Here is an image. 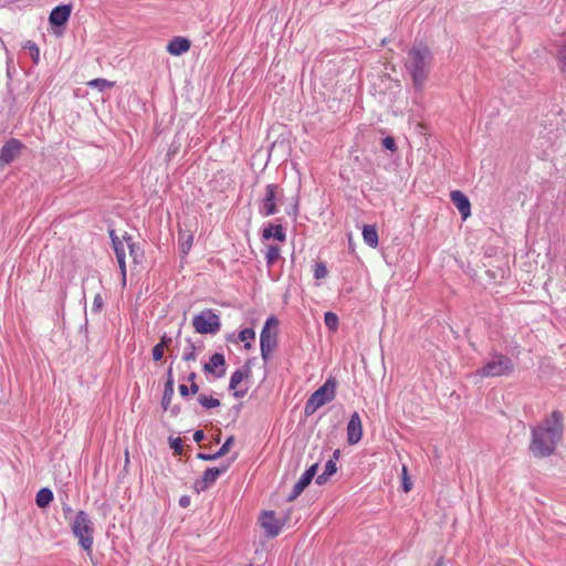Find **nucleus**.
Listing matches in <instances>:
<instances>
[{
    "label": "nucleus",
    "instance_id": "1",
    "mask_svg": "<svg viewBox=\"0 0 566 566\" xmlns=\"http://www.w3.org/2000/svg\"><path fill=\"white\" fill-rule=\"evenodd\" d=\"M530 452L538 459L548 458L555 453L564 437V415L554 410L541 423L532 427Z\"/></svg>",
    "mask_w": 566,
    "mask_h": 566
},
{
    "label": "nucleus",
    "instance_id": "2",
    "mask_svg": "<svg viewBox=\"0 0 566 566\" xmlns=\"http://www.w3.org/2000/svg\"><path fill=\"white\" fill-rule=\"evenodd\" d=\"M433 54L423 42H416L407 52L405 67L411 76L416 90H422L428 80Z\"/></svg>",
    "mask_w": 566,
    "mask_h": 566
},
{
    "label": "nucleus",
    "instance_id": "3",
    "mask_svg": "<svg viewBox=\"0 0 566 566\" xmlns=\"http://www.w3.org/2000/svg\"><path fill=\"white\" fill-rule=\"evenodd\" d=\"M515 366L511 357L493 350L490 358L476 370L483 378L509 377L514 373Z\"/></svg>",
    "mask_w": 566,
    "mask_h": 566
},
{
    "label": "nucleus",
    "instance_id": "4",
    "mask_svg": "<svg viewBox=\"0 0 566 566\" xmlns=\"http://www.w3.org/2000/svg\"><path fill=\"white\" fill-rule=\"evenodd\" d=\"M285 200L284 188L280 184H268L258 200V212L266 218L279 212V206Z\"/></svg>",
    "mask_w": 566,
    "mask_h": 566
},
{
    "label": "nucleus",
    "instance_id": "5",
    "mask_svg": "<svg viewBox=\"0 0 566 566\" xmlns=\"http://www.w3.org/2000/svg\"><path fill=\"white\" fill-rule=\"evenodd\" d=\"M70 526L74 537L78 541V545L91 554L94 541V524L88 514L85 511H78Z\"/></svg>",
    "mask_w": 566,
    "mask_h": 566
},
{
    "label": "nucleus",
    "instance_id": "6",
    "mask_svg": "<svg viewBox=\"0 0 566 566\" xmlns=\"http://www.w3.org/2000/svg\"><path fill=\"white\" fill-rule=\"evenodd\" d=\"M337 381L334 377H329L316 389L306 400L304 406V415L310 417L314 415L318 408L334 400L336 396Z\"/></svg>",
    "mask_w": 566,
    "mask_h": 566
},
{
    "label": "nucleus",
    "instance_id": "7",
    "mask_svg": "<svg viewBox=\"0 0 566 566\" xmlns=\"http://www.w3.org/2000/svg\"><path fill=\"white\" fill-rule=\"evenodd\" d=\"M279 319L275 316L266 318L260 334V350L264 363L270 361L273 350L277 346Z\"/></svg>",
    "mask_w": 566,
    "mask_h": 566
},
{
    "label": "nucleus",
    "instance_id": "8",
    "mask_svg": "<svg viewBox=\"0 0 566 566\" xmlns=\"http://www.w3.org/2000/svg\"><path fill=\"white\" fill-rule=\"evenodd\" d=\"M195 331L199 334H216L220 331V316L211 308L201 311L192 318Z\"/></svg>",
    "mask_w": 566,
    "mask_h": 566
},
{
    "label": "nucleus",
    "instance_id": "9",
    "mask_svg": "<svg viewBox=\"0 0 566 566\" xmlns=\"http://www.w3.org/2000/svg\"><path fill=\"white\" fill-rule=\"evenodd\" d=\"M23 145L20 140L11 138L0 148V170L11 164L19 155Z\"/></svg>",
    "mask_w": 566,
    "mask_h": 566
},
{
    "label": "nucleus",
    "instance_id": "10",
    "mask_svg": "<svg viewBox=\"0 0 566 566\" xmlns=\"http://www.w3.org/2000/svg\"><path fill=\"white\" fill-rule=\"evenodd\" d=\"M230 468V464H221L220 467L208 468L205 470L202 478L196 481V488L199 491H206L211 488L217 479L226 473Z\"/></svg>",
    "mask_w": 566,
    "mask_h": 566
},
{
    "label": "nucleus",
    "instance_id": "11",
    "mask_svg": "<svg viewBox=\"0 0 566 566\" xmlns=\"http://www.w3.org/2000/svg\"><path fill=\"white\" fill-rule=\"evenodd\" d=\"M347 442L350 446L357 444L363 438V423L357 411L353 412L347 423Z\"/></svg>",
    "mask_w": 566,
    "mask_h": 566
},
{
    "label": "nucleus",
    "instance_id": "12",
    "mask_svg": "<svg viewBox=\"0 0 566 566\" xmlns=\"http://www.w3.org/2000/svg\"><path fill=\"white\" fill-rule=\"evenodd\" d=\"M206 374H212L216 378H221L226 375V358L221 353H214L209 361L203 365Z\"/></svg>",
    "mask_w": 566,
    "mask_h": 566
},
{
    "label": "nucleus",
    "instance_id": "13",
    "mask_svg": "<svg viewBox=\"0 0 566 566\" xmlns=\"http://www.w3.org/2000/svg\"><path fill=\"white\" fill-rule=\"evenodd\" d=\"M72 6L60 4L52 9L49 15V22L54 28H61L66 24L71 17Z\"/></svg>",
    "mask_w": 566,
    "mask_h": 566
},
{
    "label": "nucleus",
    "instance_id": "14",
    "mask_svg": "<svg viewBox=\"0 0 566 566\" xmlns=\"http://www.w3.org/2000/svg\"><path fill=\"white\" fill-rule=\"evenodd\" d=\"M262 527L266 531L268 535L275 537L282 530V524L276 520L273 511H265L260 518Z\"/></svg>",
    "mask_w": 566,
    "mask_h": 566
},
{
    "label": "nucleus",
    "instance_id": "15",
    "mask_svg": "<svg viewBox=\"0 0 566 566\" xmlns=\"http://www.w3.org/2000/svg\"><path fill=\"white\" fill-rule=\"evenodd\" d=\"M450 198H451L452 203L459 210L462 219L467 220L471 216V203H470L468 196H465L460 190H453L450 193Z\"/></svg>",
    "mask_w": 566,
    "mask_h": 566
},
{
    "label": "nucleus",
    "instance_id": "16",
    "mask_svg": "<svg viewBox=\"0 0 566 566\" xmlns=\"http://www.w3.org/2000/svg\"><path fill=\"white\" fill-rule=\"evenodd\" d=\"M251 375V360L248 359L241 368L235 369L232 373L229 381V389H235L239 386V384L242 382L243 379L249 378Z\"/></svg>",
    "mask_w": 566,
    "mask_h": 566
},
{
    "label": "nucleus",
    "instance_id": "17",
    "mask_svg": "<svg viewBox=\"0 0 566 566\" xmlns=\"http://www.w3.org/2000/svg\"><path fill=\"white\" fill-rule=\"evenodd\" d=\"M190 49V41L186 38L176 36L169 41L167 51L171 55L178 56L186 53Z\"/></svg>",
    "mask_w": 566,
    "mask_h": 566
},
{
    "label": "nucleus",
    "instance_id": "18",
    "mask_svg": "<svg viewBox=\"0 0 566 566\" xmlns=\"http://www.w3.org/2000/svg\"><path fill=\"white\" fill-rule=\"evenodd\" d=\"M262 239L263 240L275 239L280 242H284L286 240V234H285L283 226L281 223L269 224L262 231Z\"/></svg>",
    "mask_w": 566,
    "mask_h": 566
},
{
    "label": "nucleus",
    "instance_id": "19",
    "mask_svg": "<svg viewBox=\"0 0 566 566\" xmlns=\"http://www.w3.org/2000/svg\"><path fill=\"white\" fill-rule=\"evenodd\" d=\"M311 480H308V475H305L304 473L301 475L298 481L294 484L291 493L287 495L286 501L293 502L296 500L303 491L311 484Z\"/></svg>",
    "mask_w": 566,
    "mask_h": 566
},
{
    "label": "nucleus",
    "instance_id": "20",
    "mask_svg": "<svg viewBox=\"0 0 566 566\" xmlns=\"http://www.w3.org/2000/svg\"><path fill=\"white\" fill-rule=\"evenodd\" d=\"M363 239L368 247L374 249L377 248L379 239L376 227L373 224H365L363 227Z\"/></svg>",
    "mask_w": 566,
    "mask_h": 566
},
{
    "label": "nucleus",
    "instance_id": "21",
    "mask_svg": "<svg viewBox=\"0 0 566 566\" xmlns=\"http://www.w3.org/2000/svg\"><path fill=\"white\" fill-rule=\"evenodd\" d=\"M337 471V465L336 463L334 462V460H328L325 464V468H324V471L323 473H321L319 475H317L316 478V483L318 485H323L325 484L328 479L335 474Z\"/></svg>",
    "mask_w": 566,
    "mask_h": 566
},
{
    "label": "nucleus",
    "instance_id": "22",
    "mask_svg": "<svg viewBox=\"0 0 566 566\" xmlns=\"http://www.w3.org/2000/svg\"><path fill=\"white\" fill-rule=\"evenodd\" d=\"M193 235L191 233H186L184 231H179V249L182 255H187L192 247Z\"/></svg>",
    "mask_w": 566,
    "mask_h": 566
},
{
    "label": "nucleus",
    "instance_id": "23",
    "mask_svg": "<svg viewBox=\"0 0 566 566\" xmlns=\"http://www.w3.org/2000/svg\"><path fill=\"white\" fill-rule=\"evenodd\" d=\"M54 499L53 491L50 488L38 490V507H46Z\"/></svg>",
    "mask_w": 566,
    "mask_h": 566
},
{
    "label": "nucleus",
    "instance_id": "24",
    "mask_svg": "<svg viewBox=\"0 0 566 566\" xmlns=\"http://www.w3.org/2000/svg\"><path fill=\"white\" fill-rule=\"evenodd\" d=\"M174 397V386L170 381L165 382L163 398H161V407L164 410H168Z\"/></svg>",
    "mask_w": 566,
    "mask_h": 566
},
{
    "label": "nucleus",
    "instance_id": "25",
    "mask_svg": "<svg viewBox=\"0 0 566 566\" xmlns=\"http://www.w3.org/2000/svg\"><path fill=\"white\" fill-rule=\"evenodd\" d=\"M128 252L132 258L134 264H140L144 259V250L142 249L139 243H129Z\"/></svg>",
    "mask_w": 566,
    "mask_h": 566
},
{
    "label": "nucleus",
    "instance_id": "26",
    "mask_svg": "<svg viewBox=\"0 0 566 566\" xmlns=\"http://www.w3.org/2000/svg\"><path fill=\"white\" fill-rule=\"evenodd\" d=\"M255 338V332L253 328H243L239 332L238 339L244 343V348H251V342Z\"/></svg>",
    "mask_w": 566,
    "mask_h": 566
},
{
    "label": "nucleus",
    "instance_id": "27",
    "mask_svg": "<svg viewBox=\"0 0 566 566\" xmlns=\"http://www.w3.org/2000/svg\"><path fill=\"white\" fill-rule=\"evenodd\" d=\"M198 402L201 405L202 408H205L207 410L217 408L220 406V400L218 398H214L212 396H206L203 394H200L198 396Z\"/></svg>",
    "mask_w": 566,
    "mask_h": 566
},
{
    "label": "nucleus",
    "instance_id": "28",
    "mask_svg": "<svg viewBox=\"0 0 566 566\" xmlns=\"http://www.w3.org/2000/svg\"><path fill=\"white\" fill-rule=\"evenodd\" d=\"M90 87L96 88L99 92H103L107 88H112L114 86V82L107 81L105 78H94L87 83Z\"/></svg>",
    "mask_w": 566,
    "mask_h": 566
},
{
    "label": "nucleus",
    "instance_id": "29",
    "mask_svg": "<svg viewBox=\"0 0 566 566\" xmlns=\"http://www.w3.org/2000/svg\"><path fill=\"white\" fill-rule=\"evenodd\" d=\"M280 258V249L276 245H270L265 253V261L268 266H272Z\"/></svg>",
    "mask_w": 566,
    "mask_h": 566
},
{
    "label": "nucleus",
    "instance_id": "30",
    "mask_svg": "<svg viewBox=\"0 0 566 566\" xmlns=\"http://www.w3.org/2000/svg\"><path fill=\"white\" fill-rule=\"evenodd\" d=\"M327 274H328V271H327L326 264L323 261L315 262V264L313 266V276L316 280H322V279L326 277Z\"/></svg>",
    "mask_w": 566,
    "mask_h": 566
},
{
    "label": "nucleus",
    "instance_id": "31",
    "mask_svg": "<svg viewBox=\"0 0 566 566\" xmlns=\"http://www.w3.org/2000/svg\"><path fill=\"white\" fill-rule=\"evenodd\" d=\"M324 323L328 329L336 331L339 324L338 316L333 312H326Z\"/></svg>",
    "mask_w": 566,
    "mask_h": 566
},
{
    "label": "nucleus",
    "instance_id": "32",
    "mask_svg": "<svg viewBox=\"0 0 566 566\" xmlns=\"http://www.w3.org/2000/svg\"><path fill=\"white\" fill-rule=\"evenodd\" d=\"M196 347L193 342L188 338L187 339V347L185 348V352L182 354V359L185 361H195L196 360Z\"/></svg>",
    "mask_w": 566,
    "mask_h": 566
},
{
    "label": "nucleus",
    "instance_id": "33",
    "mask_svg": "<svg viewBox=\"0 0 566 566\" xmlns=\"http://www.w3.org/2000/svg\"><path fill=\"white\" fill-rule=\"evenodd\" d=\"M401 486H402L403 492H409L412 489V483L408 475V469L406 465H402V470H401Z\"/></svg>",
    "mask_w": 566,
    "mask_h": 566
},
{
    "label": "nucleus",
    "instance_id": "34",
    "mask_svg": "<svg viewBox=\"0 0 566 566\" xmlns=\"http://www.w3.org/2000/svg\"><path fill=\"white\" fill-rule=\"evenodd\" d=\"M112 247H113L116 259H122L123 256H126L125 247H124V243L122 240L114 239Z\"/></svg>",
    "mask_w": 566,
    "mask_h": 566
},
{
    "label": "nucleus",
    "instance_id": "35",
    "mask_svg": "<svg viewBox=\"0 0 566 566\" xmlns=\"http://www.w3.org/2000/svg\"><path fill=\"white\" fill-rule=\"evenodd\" d=\"M233 442H234V437L233 436L228 437L227 440L223 442V444L220 447V449L216 452V455L219 458L226 455L229 452Z\"/></svg>",
    "mask_w": 566,
    "mask_h": 566
},
{
    "label": "nucleus",
    "instance_id": "36",
    "mask_svg": "<svg viewBox=\"0 0 566 566\" xmlns=\"http://www.w3.org/2000/svg\"><path fill=\"white\" fill-rule=\"evenodd\" d=\"M169 446L176 454H182L184 444L180 438H169Z\"/></svg>",
    "mask_w": 566,
    "mask_h": 566
},
{
    "label": "nucleus",
    "instance_id": "37",
    "mask_svg": "<svg viewBox=\"0 0 566 566\" xmlns=\"http://www.w3.org/2000/svg\"><path fill=\"white\" fill-rule=\"evenodd\" d=\"M104 306L103 297L99 293H97L93 300L92 308L91 311L95 314H98Z\"/></svg>",
    "mask_w": 566,
    "mask_h": 566
},
{
    "label": "nucleus",
    "instance_id": "38",
    "mask_svg": "<svg viewBox=\"0 0 566 566\" xmlns=\"http://www.w3.org/2000/svg\"><path fill=\"white\" fill-rule=\"evenodd\" d=\"M558 61L560 71L566 76V44L559 50Z\"/></svg>",
    "mask_w": 566,
    "mask_h": 566
},
{
    "label": "nucleus",
    "instance_id": "39",
    "mask_svg": "<svg viewBox=\"0 0 566 566\" xmlns=\"http://www.w3.org/2000/svg\"><path fill=\"white\" fill-rule=\"evenodd\" d=\"M126 256H123L122 259H116L117 260V263H118V266H119V271H120V276H122V284L123 286L126 285V276H127V270H126V261H125Z\"/></svg>",
    "mask_w": 566,
    "mask_h": 566
},
{
    "label": "nucleus",
    "instance_id": "40",
    "mask_svg": "<svg viewBox=\"0 0 566 566\" xmlns=\"http://www.w3.org/2000/svg\"><path fill=\"white\" fill-rule=\"evenodd\" d=\"M381 144H382V147L387 150H390L392 153L397 150L396 142L391 136L385 137L382 139Z\"/></svg>",
    "mask_w": 566,
    "mask_h": 566
},
{
    "label": "nucleus",
    "instance_id": "41",
    "mask_svg": "<svg viewBox=\"0 0 566 566\" xmlns=\"http://www.w3.org/2000/svg\"><path fill=\"white\" fill-rule=\"evenodd\" d=\"M165 348L161 345L156 344L151 349V356L155 361H159L164 357Z\"/></svg>",
    "mask_w": 566,
    "mask_h": 566
},
{
    "label": "nucleus",
    "instance_id": "42",
    "mask_svg": "<svg viewBox=\"0 0 566 566\" xmlns=\"http://www.w3.org/2000/svg\"><path fill=\"white\" fill-rule=\"evenodd\" d=\"M285 212L287 216L292 217L293 219L297 218L298 214V197L295 198V201L293 205H291L289 208L285 209Z\"/></svg>",
    "mask_w": 566,
    "mask_h": 566
},
{
    "label": "nucleus",
    "instance_id": "43",
    "mask_svg": "<svg viewBox=\"0 0 566 566\" xmlns=\"http://www.w3.org/2000/svg\"><path fill=\"white\" fill-rule=\"evenodd\" d=\"M197 458L202 461H214L219 459V457L216 455V453H198Z\"/></svg>",
    "mask_w": 566,
    "mask_h": 566
},
{
    "label": "nucleus",
    "instance_id": "44",
    "mask_svg": "<svg viewBox=\"0 0 566 566\" xmlns=\"http://www.w3.org/2000/svg\"><path fill=\"white\" fill-rule=\"evenodd\" d=\"M318 463H313L305 472V475H308V480L313 481L314 476L317 473Z\"/></svg>",
    "mask_w": 566,
    "mask_h": 566
},
{
    "label": "nucleus",
    "instance_id": "45",
    "mask_svg": "<svg viewBox=\"0 0 566 566\" xmlns=\"http://www.w3.org/2000/svg\"><path fill=\"white\" fill-rule=\"evenodd\" d=\"M172 343V338L170 336H168L167 334H164L161 337H160V342L158 343V345H161V347L166 348V347H169Z\"/></svg>",
    "mask_w": 566,
    "mask_h": 566
},
{
    "label": "nucleus",
    "instance_id": "46",
    "mask_svg": "<svg viewBox=\"0 0 566 566\" xmlns=\"http://www.w3.org/2000/svg\"><path fill=\"white\" fill-rule=\"evenodd\" d=\"M24 49L29 50L32 60L35 62V43L32 41H28L27 44L24 45Z\"/></svg>",
    "mask_w": 566,
    "mask_h": 566
},
{
    "label": "nucleus",
    "instance_id": "47",
    "mask_svg": "<svg viewBox=\"0 0 566 566\" xmlns=\"http://www.w3.org/2000/svg\"><path fill=\"white\" fill-rule=\"evenodd\" d=\"M178 390L182 398H185V399L189 398L190 394H189V389H188L187 385L180 384L178 387Z\"/></svg>",
    "mask_w": 566,
    "mask_h": 566
},
{
    "label": "nucleus",
    "instance_id": "48",
    "mask_svg": "<svg viewBox=\"0 0 566 566\" xmlns=\"http://www.w3.org/2000/svg\"><path fill=\"white\" fill-rule=\"evenodd\" d=\"M205 439V432L203 430H196L193 433V440L197 443H200Z\"/></svg>",
    "mask_w": 566,
    "mask_h": 566
},
{
    "label": "nucleus",
    "instance_id": "49",
    "mask_svg": "<svg viewBox=\"0 0 566 566\" xmlns=\"http://www.w3.org/2000/svg\"><path fill=\"white\" fill-rule=\"evenodd\" d=\"M248 390H249V388H248V387H245L244 389H237V390L233 392V397H234V398H238V399L243 398V397L247 395Z\"/></svg>",
    "mask_w": 566,
    "mask_h": 566
},
{
    "label": "nucleus",
    "instance_id": "50",
    "mask_svg": "<svg viewBox=\"0 0 566 566\" xmlns=\"http://www.w3.org/2000/svg\"><path fill=\"white\" fill-rule=\"evenodd\" d=\"M120 240L123 241V243H126V244H127V247H129V243H135V242L133 241V237H132V234H129L128 232H125V233L123 234V237L120 238Z\"/></svg>",
    "mask_w": 566,
    "mask_h": 566
},
{
    "label": "nucleus",
    "instance_id": "51",
    "mask_svg": "<svg viewBox=\"0 0 566 566\" xmlns=\"http://www.w3.org/2000/svg\"><path fill=\"white\" fill-rule=\"evenodd\" d=\"M190 504V497L188 495H182L180 499H179V505L181 507H188Z\"/></svg>",
    "mask_w": 566,
    "mask_h": 566
},
{
    "label": "nucleus",
    "instance_id": "52",
    "mask_svg": "<svg viewBox=\"0 0 566 566\" xmlns=\"http://www.w3.org/2000/svg\"><path fill=\"white\" fill-rule=\"evenodd\" d=\"M188 389L190 395H196L199 391V386L196 384V381H192Z\"/></svg>",
    "mask_w": 566,
    "mask_h": 566
},
{
    "label": "nucleus",
    "instance_id": "53",
    "mask_svg": "<svg viewBox=\"0 0 566 566\" xmlns=\"http://www.w3.org/2000/svg\"><path fill=\"white\" fill-rule=\"evenodd\" d=\"M171 416L176 417L180 413V406L175 405L171 408L169 407Z\"/></svg>",
    "mask_w": 566,
    "mask_h": 566
},
{
    "label": "nucleus",
    "instance_id": "54",
    "mask_svg": "<svg viewBox=\"0 0 566 566\" xmlns=\"http://www.w3.org/2000/svg\"><path fill=\"white\" fill-rule=\"evenodd\" d=\"M108 235H109V239L111 241L113 242V240H120V238L116 234V231L114 229H108Z\"/></svg>",
    "mask_w": 566,
    "mask_h": 566
},
{
    "label": "nucleus",
    "instance_id": "55",
    "mask_svg": "<svg viewBox=\"0 0 566 566\" xmlns=\"http://www.w3.org/2000/svg\"><path fill=\"white\" fill-rule=\"evenodd\" d=\"M166 381H170L174 385L172 367L171 366H169V368L167 369V380Z\"/></svg>",
    "mask_w": 566,
    "mask_h": 566
},
{
    "label": "nucleus",
    "instance_id": "56",
    "mask_svg": "<svg viewBox=\"0 0 566 566\" xmlns=\"http://www.w3.org/2000/svg\"><path fill=\"white\" fill-rule=\"evenodd\" d=\"M197 378V374L195 371H191L185 379L189 381L190 384L195 381Z\"/></svg>",
    "mask_w": 566,
    "mask_h": 566
},
{
    "label": "nucleus",
    "instance_id": "57",
    "mask_svg": "<svg viewBox=\"0 0 566 566\" xmlns=\"http://www.w3.org/2000/svg\"><path fill=\"white\" fill-rule=\"evenodd\" d=\"M340 457V450L339 449H336L334 452H333V455L329 460H334V462L336 463V461L339 459Z\"/></svg>",
    "mask_w": 566,
    "mask_h": 566
},
{
    "label": "nucleus",
    "instance_id": "58",
    "mask_svg": "<svg viewBox=\"0 0 566 566\" xmlns=\"http://www.w3.org/2000/svg\"><path fill=\"white\" fill-rule=\"evenodd\" d=\"M436 566H444L443 558H440V559L436 563Z\"/></svg>",
    "mask_w": 566,
    "mask_h": 566
},
{
    "label": "nucleus",
    "instance_id": "59",
    "mask_svg": "<svg viewBox=\"0 0 566 566\" xmlns=\"http://www.w3.org/2000/svg\"><path fill=\"white\" fill-rule=\"evenodd\" d=\"M234 411H237V412L240 411V405L234 407Z\"/></svg>",
    "mask_w": 566,
    "mask_h": 566
}]
</instances>
